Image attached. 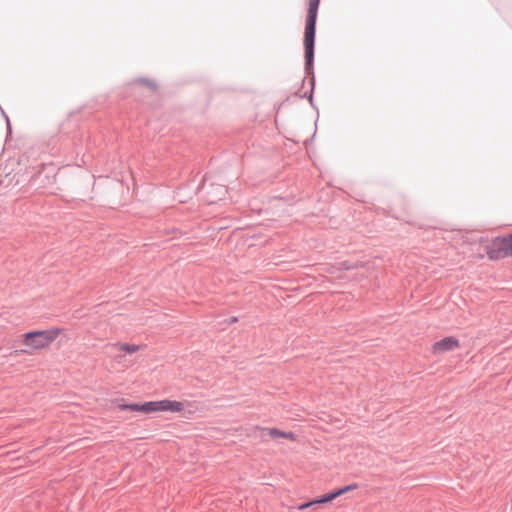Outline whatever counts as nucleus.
<instances>
[{
	"mask_svg": "<svg viewBox=\"0 0 512 512\" xmlns=\"http://www.w3.org/2000/svg\"><path fill=\"white\" fill-rule=\"evenodd\" d=\"M486 254L490 260L496 261L512 256V234L505 237H496L485 246Z\"/></svg>",
	"mask_w": 512,
	"mask_h": 512,
	"instance_id": "obj_4",
	"label": "nucleus"
},
{
	"mask_svg": "<svg viewBox=\"0 0 512 512\" xmlns=\"http://www.w3.org/2000/svg\"><path fill=\"white\" fill-rule=\"evenodd\" d=\"M193 405L190 401H178L168 398L147 401L144 403H120L117 408L121 411L139 412L145 415L169 412L185 415L186 408Z\"/></svg>",
	"mask_w": 512,
	"mask_h": 512,
	"instance_id": "obj_1",
	"label": "nucleus"
},
{
	"mask_svg": "<svg viewBox=\"0 0 512 512\" xmlns=\"http://www.w3.org/2000/svg\"><path fill=\"white\" fill-rule=\"evenodd\" d=\"M320 0H309L304 32L305 58L308 65L313 61L317 12Z\"/></svg>",
	"mask_w": 512,
	"mask_h": 512,
	"instance_id": "obj_3",
	"label": "nucleus"
},
{
	"mask_svg": "<svg viewBox=\"0 0 512 512\" xmlns=\"http://www.w3.org/2000/svg\"><path fill=\"white\" fill-rule=\"evenodd\" d=\"M357 487H358L357 484H350V485L344 486V487L339 488L331 493L325 494L318 499L313 500V503L324 504L327 502H331L332 500L336 499L337 497H339L349 491L357 489Z\"/></svg>",
	"mask_w": 512,
	"mask_h": 512,
	"instance_id": "obj_7",
	"label": "nucleus"
},
{
	"mask_svg": "<svg viewBox=\"0 0 512 512\" xmlns=\"http://www.w3.org/2000/svg\"><path fill=\"white\" fill-rule=\"evenodd\" d=\"M64 331L63 328L54 326L46 330L26 332L20 336V342L23 347L22 352L31 355L46 350L64 333Z\"/></svg>",
	"mask_w": 512,
	"mask_h": 512,
	"instance_id": "obj_2",
	"label": "nucleus"
},
{
	"mask_svg": "<svg viewBox=\"0 0 512 512\" xmlns=\"http://www.w3.org/2000/svg\"><path fill=\"white\" fill-rule=\"evenodd\" d=\"M461 347L460 341L454 336H447L433 343L431 353L434 356H440L448 352H453Z\"/></svg>",
	"mask_w": 512,
	"mask_h": 512,
	"instance_id": "obj_5",
	"label": "nucleus"
},
{
	"mask_svg": "<svg viewBox=\"0 0 512 512\" xmlns=\"http://www.w3.org/2000/svg\"><path fill=\"white\" fill-rule=\"evenodd\" d=\"M145 348L144 345L133 344L127 342H117L113 344V349L117 352L120 358H124L127 355H133Z\"/></svg>",
	"mask_w": 512,
	"mask_h": 512,
	"instance_id": "obj_6",
	"label": "nucleus"
},
{
	"mask_svg": "<svg viewBox=\"0 0 512 512\" xmlns=\"http://www.w3.org/2000/svg\"><path fill=\"white\" fill-rule=\"evenodd\" d=\"M266 432H267V435L271 438V439H280V438H283V439H287V440H290V441H296L297 440V436L293 433V432H286V431H282L278 428H267L266 429Z\"/></svg>",
	"mask_w": 512,
	"mask_h": 512,
	"instance_id": "obj_8",
	"label": "nucleus"
},
{
	"mask_svg": "<svg viewBox=\"0 0 512 512\" xmlns=\"http://www.w3.org/2000/svg\"><path fill=\"white\" fill-rule=\"evenodd\" d=\"M315 504H316V503H313V501H311V502H308V503L302 504V505L299 507V509H300V510H303V509H306V508H308V507H310V506H313V505H315Z\"/></svg>",
	"mask_w": 512,
	"mask_h": 512,
	"instance_id": "obj_9",
	"label": "nucleus"
}]
</instances>
